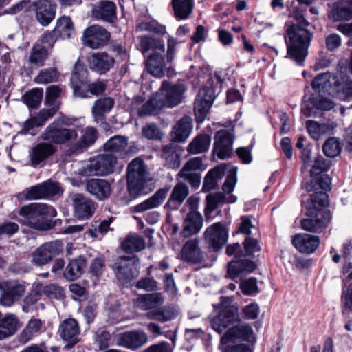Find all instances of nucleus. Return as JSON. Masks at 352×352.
<instances>
[{"label":"nucleus","instance_id":"1","mask_svg":"<svg viewBox=\"0 0 352 352\" xmlns=\"http://www.w3.org/2000/svg\"><path fill=\"white\" fill-rule=\"evenodd\" d=\"M331 162L318 154L310 170L309 181L303 179L301 187L307 192L315 191L309 195H302L301 204L307 218L302 219L300 228L307 232L320 234L329 224L331 214L329 206L327 191L331 190V179L324 173L329 170Z\"/></svg>","mask_w":352,"mask_h":352},{"label":"nucleus","instance_id":"2","mask_svg":"<svg viewBox=\"0 0 352 352\" xmlns=\"http://www.w3.org/2000/svg\"><path fill=\"white\" fill-rule=\"evenodd\" d=\"M286 58L303 66L309 54V48L314 38V32L300 24L285 23Z\"/></svg>","mask_w":352,"mask_h":352},{"label":"nucleus","instance_id":"3","mask_svg":"<svg viewBox=\"0 0 352 352\" xmlns=\"http://www.w3.org/2000/svg\"><path fill=\"white\" fill-rule=\"evenodd\" d=\"M19 222L31 228L45 231L54 227L52 218L57 214L51 206L42 203H32L21 208Z\"/></svg>","mask_w":352,"mask_h":352},{"label":"nucleus","instance_id":"4","mask_svg":"<svg viewBox=\"0 0 352 352\" xmlns=\"http://www.w3.org/2000/svg\"><path fill=\"white\" fill-rule=\"evenodd\" d=\"M153 183L148 177L146 166L137 157L127 167V189L133 198L152 191Z\"/></svg>","mask_w":352,"mask_h":352},{"label":"nucleus","instance_id":"5","mask_svg":"<svg viewBox=\"0 0 352 352\" xmlns=\"http://www.w3.org/2000/svg\"><path fill=\"white\" fill-rule=\"evenodd\" d=\"M184 91L182 84H173L166 80L162 81L160 88L155 91V110L177 106L182 101Z\"/></svg>","mask_w":352,"mask_h":352},{"label":"nucleus","instance_id":"6","mask_svg":"<svg viewBox=\"0 0 352 352\" xmlns=\"http://www.w3.org/2000/svg\"><path fill=\"white\" fill-rule=\"evenodd\" d=\"M77 138L78 133L75 129L66 128L63 122L58 120L50 124L41 134L43 140L55 144H67Z\"/></svg>","mask_w":352,"mask_h":352},{"label":"nucleus","instance_id":"7","mask_svg":"<svg viewBox=\"0 0 352 352\" xmlns=\"http://www.w3.org/2000/svg\"><path fill=\"white\" fill-rule=\"evenodd\" d=\"M207 84L199 89L194 103L195 117L197 123L204 121L216 98L212 77L208 80Z\"/></svg>","mask_w":352,"mask_h":352},{"label":"nucleus","instance_id":"8","mask_svg":"<svg viewBox=\"0 0 352 352\" xmlns=\"http://www.w3.org/2000/svg\"><path fill=\"white\" fill-rule=\"evenodd\" d=\"M176 40L169 36L167 43V53L166 58L155 52V78H161L167 76L170 78L176 75L173 65V60L176 52Z\"/></svg>","mask_w":352,"mask_h":352},{"label":"nucleus","instance_id":"9","mask_svg":"<svg viewBox=\"0 0 352 352\" xmlns=\"http://www.w3.org/2000/svg\"><path fill=\"white\" fill-rule=\"evenodd\" d=\"M139 265L140 259L138 256H122L117 258L113 270L117 278L124 283L138 276Z\"/></svg>","mask_w":352,"mask_h":352},{"label":"nucleus","instance_id":"10","mask_svg":"<svg viewBox=\"0 0 352 352\" xmlns=\"http://www.w3.org/2000/svg\"><path fill=\"white\" fill-rule=\"evenodd\" d=\"M228 303L227 298L221 302L223 307L212 321L213 329L220 333L230 326L240 322L238 307L231 305H225Z\"/></svg>","mask_w":352,"mask_h":352},{"label":"nucleus","instance_id":"11","mask_svg":"<svg viewBox=\"0 0 352 352\" xmlns=\"http://www.w3.org/2000/svg\"><path fill=\"white\" fill-rule=\"evenodd\" d=\"M63 250V243L60 241L45 243L37 248L32 253V261L38 266L45 265L59 255Z\"/></svg>","mask_w":352,"mask_h":352},{"label":"nucleus","instance_id":"12","mask_svg":"<svg viewBox=\"0 0 352 352\" xmlns=\"http://www.w3.org/2000/svg\"><path fill=\"white\" fill-rule=\"evenodd\" d=\"M69 199L74 215L78 219H88L93 216L96 204L91 198L82 193H72Z\"/></svg>","mask_w":352,"mask_h":352},{"label":"nucleus","instance_id":"13","mask_svg":"<svg viewBox=\"0 0 352 352\" xmlns=\"http://www.w3.org/2000/svg\"><path fill=\"white\" fill-rule=\"evenodd\" d=\"M63 190L58 183L47 181L41 184L31 186L23 192L26 200L50 199L62 194Z\"/></svg>","mask_w":352,"mask_h":352},{"label":"nucleus","instance_id":"14","mask_svg":"<svg viewBox=\"0 0 352 352\" xmlns=\"http://www.w3.org/2000/svg\"><path fill=\"white\" fill-rule=\"evenodd\" d=\"M117 157L113 154H102L90 161L87 166L89 175L106 176L114 171Z\"/></svg>","mask_w":352,"mask_h":352},{"label":"nucleus","instance_id":"15","mask_svg":"<svg viewBox=\"0 0 352 352\" xmlns=\"http://www.w3.org/2000/svg\"><path fill=\"white\" fill-rule=\"evenodd\" d=\"M110 37V32L104 28L94 25L85 30L82 41L85 46L91 49H98L106 45Z\"/></svg>","mask_w":352,"mask_h":352},{"label":"nucleus","instance_id":"16","mask_svg":"<svg viewBox=\"0 0 352 352\" xmlns=\"http://www.w3.org/2000/svg\"><path fill=\"white\" fill-rule=\"evenodd\" d=\"M0 289L1 291L0 303L10 307L23 296L25 286L23 283L13 280L0 283Z\"/></svg>","mask_w":352,"mask_h":352},{"label":"nucleus","instance_id":"17","mask_svg":"<svg viewBox=\"0 0 352 352\" xmlns=\"http://www.w3.org/2000/svg\"><path fill=\"white\" fill-rule=\"evenodd\" d=\"M233 134L228 130H220L214 135L213 153L219 160L230 158L233 155Z\"/></svg>","mask_w":352,"mask_h":352},{"label":"nucleus","instance_id":"18","mask_svg":"<svg viewBox=\"0 0 352 352\" xmlns=\"http://www.w3.org/2000/svg\"><path fill=\"white\" fill-rule=\"evenodd\" d=\"M241 247L239 243L229 244L226 247V253L228 256H234V257H254V252L261 250V246L258 241L250 236H246L243 242Z\"/></svg>","mask_w":352,"mask_h":352},{"label":"nucleus","instance_id":"19","mask_svg":"<svg viewBox=\"0 0 352 352\" xmlns=\"http://www.w3.org/2000/svg\"><path fill=\"white\" fill-rule=\"evenodd\" d=\"M205 235L209 248L214 252L219 251L226 243L228 237V230L221 222L208 227Z\"/></svg>","mask_w":352,"mask_h":352},{"label":"nucleus","instance_id":"20","mask_svg":"<svg viewBox=\"0 0 352 352\" xmlns=\"http://www.w3.org/2000/svg\"><path fill=\"white\" fill-rule=\"evenodd\" d=\"M61 338L67 342L66 347L72 348L79 341L80 327L78 322L74 318L64 320L58 329Z\"/></svg>","mask_w":352,"mask_h":352},{"label":"nucleus","instance_id":"21","mask_svg":"<svg viewBox=\"0 0 352 352\" xmlns=\"http://www.w3.org/2000/svg\"><path fill=\"white\" fill-rule=\"evenodd\" d=\"M146 334L142 331H131L119 333L116 344L129 349L135 350L147 342Z\"/></svg>","mask_w":352,"mask_h":352},{"label":"nucleus","instance_id":"22","mask_svg":"<svg viewBox=\"0 0 352 352\" xmlns=\"http://www.w3.org/2000/svg\"><path fill=\"white\" fill-rule=\"evenodd\" d=\"M85 190L99 201L107 199L112 193L111 184L105 179L99 178L87 180Z\"/></svg>","mask_w":352,"mask_h":352},{"label":"nucleus","instance_id":"23","mask_svg":"<svg viewBox=\"0 0 352 352\" xmlns=\"http://www.w3.org/2000/svg\"><path fill=\"white\" fill-rule=\"evenodd\" d=\"M257 268L256 263L245 257H234L228 263L227 274L231 279H235L243 274H250Z\"/></svg>","mask_w":352,"mask_h":352},{"label":"nucleus","instance_id":"24","mask_svg":"<svg viewBox=\"0 0 352 352\" xmlns=\"http://www.w3.org/2000/svg\"><path fill=\"white\" fill-rule=\"evenodd\" d=\"M93 16L98 20H102L109 23L117 21V7L111 1H100L92 9Z\"/></svg>","mask_w":352,"mask_h":352},{"label":"nucleus","instance_id":"25","mask_svg":"<svg viewBox=\"0 0 352 352\" xmlns=\"http://www.w3.org/2000/svg\"><path fill=\"white\" fill-rule=\"evenodd\" d=\"M292 243L300 252L312 254L319 247L320 239L316 235L296 234L292 236Z\"/></svg>","mask_w":352,"mask_h":352},{"label":"nucleus","instance_id":"26","mask_svg":"<svg viewBox=\"0 0 352 352\" xmlns=\"http://www.w3.org/2000/svg\"><path fill=\"white\" fill-rule=\"evenodd\" d=\"M115 63V58L105 52L94 53L89 58L90 69L100 74L109 71Z\"/></svg>","mask_w":352,"mask_h":352},{"label":"nucleus","instance_id":"27","mask_svg":"<svg viewBox=\"0 0 352 352\" xmlns=\"http://www.w3.org/2000/svg\"><path fill=\"white\" fill-rule=\"evenodd\" d=\"M107 88L106 83L97 80L91 82L89 79L82 82L79 87L73 91L76 97L86 98L92 96H100L104 93Z\"/></svg>","mask_w":352,"mask_h":352},{"label":"nucleus","instance_id":"28","mask_svg":"<svg viewBox=\"0 0 352 352\" xmlns=\"http://www.w3.org/2000/svg\"><path fill=\"white\" fill-rule=\"evenodd\" d=\"M114 104V100L111 97H102L97 99L91 108V113L94 121L98 124H105V114L111 111Z\"/></svg>","mask_w":352,"mask_h":352},{"label":"nucleus","instance_id":"29","mask_svg":"<svg viewBox=\"0 0 352 352\" xmlns=\"http://www.w3.org/2000/svg\"><path fill=\"white\" fill-rule=\"evenodd\" d=\"M192 129V122L190 116H185L179 120L171 131L173 143L184 142L189 137Z\"/></svg>","mask_w":352,"mask_h":352},{"label":"nucleus","instance_id":"30","mask_svg":"<svg viewBox=\"0 0 352 352\" xmlns=\"http://www.w3.org/2000/svg\"><path fill=\"white\" fill-rule=\"evenodd\" d=\"M56 151V147L51 143H38L32 147L30 153V162L33 166L38 165L53 155Z\"/></svg>","mask_w":352,"mask_h":352},{"label":"nucleus","instance_id":"31","mask_svg":"<svg viewBox=\"0 0 352 352\" xmlns=\"http://www.w3.org/2000/svg\"><path fill=\"white\" fill-rule=\"evenodd\" d=\"M197 239H190L186 242L181 250V258L187 263L199 264L203 261V255L198 246Z\"/></svg>","mask_w":352,"mask_h":352},{"label":"nucleus","instance_id":"32","mask_svg":"<svg viewBox=\"0 0 352 352\" xmlns=\"http://www.w3.org/2000/svg\"><path fill=\"white\" fill-rule=\"evenodd\" d=\"M181 148L174 143L164 146L161 154V157L164 161V166L168 168H178L181 164Z\"/></svg>","mask_w":352,"mask_h":352},{"label":"nucleus","instance_id":"33","mask_svg":"<svg viewBox=\"0 0 352 352\" xmlns=\"http://www.w3.org/2000/svg\"><path fill=\"white\" fill-rule=\"evenodd\" d=\"M202 226L203 217L201 214L196 210H190L184 223V229L182 231V236L189 237L197 234Z\"/></svg>","mask_w":352,"mask_h":352},{"label":"nucleus","instance_id":"34","mask_svg":"<svg viewBox=\"0 0 352 352\" xmlns=\"http://www.w3.org/2000/svg\"><path fill=\"white\" fill-rule=\"evenodd\" d=\"M35 6L36 20L43 26L48 25L55 17L56 6L46 1H38Z\"/></svg>","mask_w":352,"mask_h":352},{"label":"nucleus","instance_id":"35","mask_svg":"<svg viewBox=\"0 0 352 352\" xmlns=\"http://www.w3.org/2000/svg\"><path fill=\"white\" fill-rule=\"evenodd\" d=\"M331 12L335 21L351 20L352 0H339L335 2Z\"/></svg>","mask_w":352,"mask_h":352},{"label":"nucleus","instance_id":"36","mask_svg":"<svg viewBox=\"0 0 352 352\" xmlns=\"http://www.w3.org/2000/svg\"><path fill=\"white\" fill-rule=\"evenodd\" d=\"M252 334L253 330L250 325H241L236 323L227 330L221 340L222 342L226 343L236 338L248 340Z\"/></svg>","mask_w":352,"mask_h":352},{"label":"nucleus","instance_id":"37","mask_svg":"<svg viewBox=\"0 0 352 352\" xmlns=\"http://www.w3.org/2000/svg\"><path fill=\"white\" fill-rule=\"evenodd\" d=\"M171 5L174 16L178 20H185L189 18L194 7L193 0H172Z\"/></svg>","mask_w":352,"mask_h":352},{"label":"nucleus","instance_id":"38","mask_svg":"<svg viewBox=\"0 0 352 352\" xmlns=\"http://www.w3.org/2000/svg\"><path fill=\"white\" fill-rule=\"evenodd\" d=\"M145 247L146 243L144 239L136 234H128L121 245L122 250L129 254L140 252Z\"/></svg>","mask_w":352,"mask_h":352},{"label":"nucleus","instance_id":"39","mask_svg":"<svg viewBox=\"0 0 352 352\" xmlns=\"http://www.w3.org/2000/svg\"><path fill=\"white\" fill-rule=\"evenodd\" d=\"M86 265V260L83 256H79L70 261L65 269L64 277L69 280H74L81 276Z\"/></svg>","mask_w":352,"mask_h":352},{"label":"nucleus","instance_id":"40","mask_svg":"<svg viewBox=\"0 0 352 352\" xmlns=\"http://www.w3.org/2000/svg\"><path fill=\"white\" fill-rule=\"evenodd\" d=\"M88 79L89 72L87 69L83 62L78 60L74 67L70 78L71 87L73 91Z\"/></svg>","mask_w":352,"mask_h":352},{"label":"nucleus","instance_id":"41","mask_svg":"<svg viewBox=\"0 0 352 352\" xmlns=\"http://www.w3.org/2000/svg\"><path fill=\"white\" fill-rule=\"evenodd\" d=\"M54 30L58 37L62 39L71 38L75 32L72 19L67 16H62L57 20Z\"/></svg>","mask_w":352,"mask_h":352},{"label":"nucleus","instance_id":"42","mask_svg":"<svg viewBox=\"0 0 352 352\" xmlns=\"http://www.w3.org/2000/svg\"><path fill=\"white\" fill-rule=\"evenodd\" d=\"M18 320L14 315L2 316L0 313V340L13 335L17 330Z\"/></svg>","mask_w":352,"mask_h":352},{"label":"nucleus","instance_id":"43","mask_svg":"<svg viewBox=\"0 0 352 352\" xmlns=\"http://www.w3.org/2000/svg\"><path fill=\"white\" fill-rule=\"evenodd\" d=\"M128 145V138L125 136L116 135L110 138L103 146L106 152L119 153L122 155L126 153Z\"/></svg>","mask_w":352,"mask_h":352},{"label":"nucleus","instance_id":"44","mask_svg":"<svg viewBox=\"0 0 352 352\" xmlns=\"http://www.w3.org/2000/svg\"><path fill=\"white\" fill-rule=\"evenodd\" d=\"M211 142V137L208 134H199L197 135L188 144L187 151L191 154L204 153L209 148Z\"/></svg>","mask_w":352,"mask_h":352},{"label":"nucleus","instance_id":"45","mask_svg":"<svg viewBox=\"0 0 352 352\" xmlns=\"http://www.w3.org/2000/svg\"><path fill=\"white\" fill-rule=\"evenodd\" d=\"M320 79L324 80L323 82V89L322 92L324 94H331L332 91L340 85V82L338 77L331 72H324L318 74L314 78V83Z\"/></svg>","mask_w":352,"mask_h":352},{"label":"nucleus","instance_id":"46","mask_svg":"<svg viewBox=\"0 0 352 352\" xmlns=\"http://www.w3.org/2000/svg\"><path fill=\"white\" fill-rule=\"evenodd\" d=\"M48 50L38 43H35L31 49L29 63L35 66H42L48 57Z\"/></svg>","mask_w":352,"mask_h":352},{"label":"nucleus","instance_id":"47","mask_svg":"<svg viewBox=\"0 0 352 352\" xmlns=\"http://www.w3.org/2000/svg\"><path fill=\"white\" fill-rule=\"evenodd\" d=\"M42 322L36 318L31 319L23 331L19 336V341L21 344H25L30 341L34 334L40 331Z\"/></svg>","mask_w":352,"mask_h":352},{"label":"nucleus","instance_id":"48","mask_svg":"<svg viewBox=\"0 0 352 352\" xmlns=\"http://www.w3.org/2000/svg\"><path fill=\"white\" fill-rule=\"evenodd\" d=\"M342 149V145L339 138L336 137L329 138L322 146L324 155L329 158H334L339 155Z\"/></svg>","mask_w":352,"mask_h":352},{"label":"nucleus","instance_id":"49","mask_svg":"<svg viewBox=\"0 0 352 352\" xmlns=\"http://www.w3.org/2000/svg\"><path fill=\"white\" fill-rule=\"evenodd\" d=\"M98 138V131L92 126L85 128L82 131V136L76 148L84 149L94 144Z\"/></svg>","mask_w":352,"mask_h":352},{"label":"nucleus","instance_id":"50","mask_svg":"<svg viewBox=\"0 0 352 352\" xmlns=\"http://www.w3.org/2000/svg\"><path fill=\"white\" fill-rule=\"evenodd\" d=\"M43 90L42 88H34L26 92L23 98L24 102L32 109H36L41 104L43 98Z\"/></svg>","mask_w":352,"mask_h":352},{"label":"nucleus","instance_id":"51","mask_svg":"<svg viewBox=\"0 0 352 352\" xmlns=\"http://www.w3.org/2000/svg\"><path fill=\"white\" fill-rule=\"evenodd\" d=\"M177 316V311L173 305L155 306V320L166 322L175 319Z\"/></svg>","mask_w":352,"mask_h":352},{"label":"nucleus","instance_id":"52","mask_svg":"<svg viewBox=\"0 0 352 352\" xmlns=\"http://www.w3.org/2000/svg\"><path fill=\"white\" fill-rule=\"evenodd\" d=\"M58 78V73L56 69L47 68L40 71L34 81L38 84H48L56 81Z\"/></svg>","mask_w":352,"mask_h":352},{"label":"nucleus","instance_id":"53","mask_svg":"<svg viewBox=\"0 0 352 352\" xmlns=\"http://www.w3.org/2000/svg\"><path fill=\"white\" fill-rule=\"evenodd\" d=\"M112 219L104 220L103 221H95L91 224V228L89 230V234L94 238H98L103 236L109 230V226Z\"/></svg>","mask_w":352,"mask_h":352},{"label":"nucleus","instance_id":"54","mask_svg":"<svg viewBox=\"0 0 352 352\" xmlns=\"http://www.w3.org/2000/svg\"><path fill=\"white\" fill-rule=\"evenodd\" d=\"M307 101L318 110H331L334 107L332 101L323 97L312 96L309 97Z\"/></svg>","mask_w":352,"mask_h":352},{"label":"nucleus","instance_id":"55","mask_svg":"<svg viewBox=\"0 0 352 352\" xmlns=\"http://www.w3.org/2000/svg\"><path fill=\"white\" fill-rule=\"evenodd\" d=\"M42 292L51 299H63L65 297L63 289L55 284H50L45 286Z\"/></svg>","mask_w":352,"mask_h":352},{"label":"nucleus","instance_id":"56","mask_svg":"<svg viewBox=\"0 0 352 352\" xmlns=\"http://www.w3.org/2000/svg\"><path fill=\"white\" fill-rule=\"evenodd\" d=\"M135 305L142 310H150L154 307V294L140 295L135 301Z\"/></svg>","mask_w":352,"mask_h":352},{"label":"nucleus","instance_id":"57","mask_svg":"<svg viewBox=\"0 0 352 352\" xmlns=\"http://www.w3.org/2000/svg\"><path fill=\"white\" fill-rule=\"evenodd\" d=\"M63 88L58 85L49 86L46 89L45 101L49 105H54L55 101L63 93Z\"/></svg>","mask_w":352,"mask_h":352},{"label":"nucleus","instance_id":"58","mask_svg":"<svg viewBox=\"0 0 352 352\" xmlns=\"http://www.w3.org/2000/svg\"><path fill=\"white\" fill-rule=\"evenodd\" d=\"M188 194L189 189L187 184L183 182H179L175 186L170 195L175 200L183 203Z\"/></svg>","mask_w":352,"mask_h":352},{"label":"nucleus","instance_id":"59","mask_svg":"<svg viewBox=\"0 0 352 352\" xmlns=\"http://www.w3.org/2000/svg\"><path fill=\"white\" fill-rule=\"evenodd\" d=\"M324 125L320 124L314 120L306 121V129L310 136L318 140L324 131Z\"/></svg>","mask_w":352,"mask_h":352},{"label":"nucleus","instance_id":"60","mask_svg":"<svg viewBox=\"0 0 352 352\" xmlns=\"http://www.w3.org/2000/svg\"><path fill=\"white\" fill-rule=\"evenodd\" d=\"M236 172L237 168L234 167L230 169L228 173L222 186L223 190L227 194H230L234 190V186L236 183Z\"/></svg>","mask_w":352,"mask_h":352},{"label":"nucleus","instance_id":"61","mask_svg":"<svg viewBox=\"0 0 352 352\" xmlns=\"http://www.w3.org/2000/svg\"><path fill=\"white\" fill-rule=\"evenodd\" d=\"M163 283L164 291L168 294L170 297H175L177 293V289L175 285L173 274H165L163 278Z\"/></svg>","mask_w":352,"mask_h":352},{"label":"nucleus","instance_id":"62","mask_svg":"<svg viewBox=\"0 0 352 352\" xmlns=\"http://www.w3.org/2000/svg\"><path fill=\"white\" fill-rule=\"evenodd\" d=\"M240 288L245 295H252L258 292L257 279L254 277H251L243 280L240 284Z\"/></svg>","mask_w":352,"mask_h":352},{"label":"nucleus","instance_id":"63","mask_svg":"<svg viewBox=\"0 0 352 352\" xmlns=\"http://www.w3.org/2000/svg\"><path fill=\"white\" fill-rule=\"evenodd\" d=\"M58 38H59L58 36L53 30L51 32H46L43 34L38 40V43L42 45L47 50L48 48L52 49Z\"/></svg>","mask_w":352,"mask_h":352},{"label":"nucleus","instance_id":"64","mask_svg":"<svg viewBox=\"0 0 352 352\" xmlns=\"http://www.w3.org/2000/svg\"><path fill=\"white\" fill-rule=\"evenodd\" d=\"M203 160L200 157H196L188 160L179 172V175H183L186 173H192L201 169Z\"/></svg>","mask_w":352,"mask_h":352}]
</instances>
